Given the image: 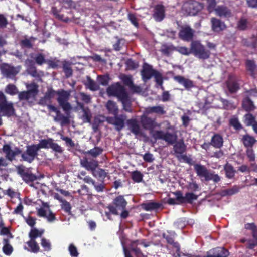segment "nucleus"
Instances as JSON below:
<instances>
[{
  "mask_svg": "<svg viewBox=\"0 0 257 257\" xmlns=\"http://www.w3.org/2000/svg\"><path fill=\"white\" fill-rule=\"evenodd\" d=\"M51 102V100L46 97L45 95L39 101L40 104L43 106L47 105L49 110L56 113V115L54 118V121L59 122L62 126L69 124L70 122L69 116L63 115L58 108L54 105L50 104Z\"/></svg>",
  "mask_w": 257,
  "mask_h": 257,
  "instance_id": "nucleus-1",
  "label": "nucleus"
},
{
  "mask_svg": "<svg viewBox=\"0 0 257 257\" xmlns=\"http://www.w3.org/2000/svg\"><path fill=\"white\" fill-rule=\"evenodd\" d=\"M191 54L200 59L206 60L210 57L211 52L200 41L193 40L190 43Z\"/></svg>",
  "mask_w": 257,
  "mask_h": 257,
  "instance_id": "nucleus-2",
  "label": "nucleus"
},
{
  "mask_svg": "<svg viewBox=\"0 0 257 257\" xmlns=\"http://www.w3.org/2000/svg\"><path fill=\"white\" fill-rule=\"evenodd\" d=\"M57 101L59 106L65 112L66 116L70 117V112L72 109L71 104L68 102L70 96V91L63 89H59L57 90Z\"/></svg>",
  "mask_w": 257,
  "mask_h": 257,
  "instance_id": "nucleus-3",
  "label": "nucleus"
},
{
  "mask_svg": "<svg viewBox=\"0 0 257 257\" xmlns=\"http://www.w3.org/2000/svg\"><path fill=\"white\" fill-rule=\"evenodd\" d=\"M194 169L197 176L200 178H204L206 181L212 180L214 183H218L220 181V177L218 174L210 172L204 165L195 164Z\"/></svg>",
  "mask_w": 257,
  "mask_h": 257,
  "instance_id": "nucleus-4",
  "label": "nucleus"
},
{
  "mask_svg": "<svg viewBox=\"0 0 257 257\" xmlns=\"http://www.w3.org/2000/svg\"><path fill=\"white\" fill-rule=\"evenodd\" d=\"M106 92L109 96H114L118 98V100L124 99L128 95L125 87L119 82L109 86L106 89Z\"/></svg>",
  "mask_w": 257,
  "mask_h": 257,
  "instance_id": "nucleus-5",
  "label": "nucleus"
},
{
  "mask_svg": "<svg viewBox=\"0 0 257 257\" xmlns=\"http://www.w3.org/2000/svg\"><path fill=\"white\" fill-rule=\"evenodd\" d=\"M15 112L13 104L7 101L6 97L0 91V113L3 116L11 117Z\"/></svg>",
  "mask_w": 257,
  "mask_h": 257,
  "instance_id": "nucleus-6",
  "label": "nucleus"
},
{
  "mask_svg": "<svg viewBox=\"0 0 257 257\" xmlns=\"http://www.w3.org/2000/svg\"><path fill=\"white\" fill-rule=\"evenodd\" d=\"M127 204V202L124 196L119 195L113 199L112 204L109 205L107 208L111 212V214L117 215H118V211L126 208Z\"/></svg>",
  "mask_w": 257,
  "mask_h": 257,
  "instance_id": "nucleus-7",
  "label": "nucleus"
},
{
  "mask_svg": "<svg viewBox=\"0 0 257 257\" xmlns=\"http://www.w3.org/2000/svg\"><path fill=\"white\" fill-rule=\"evenodd\" d=\"M38 148L37 144H32L26 146V150L21 153V157L24 161L31 163L38 155Z\"/></svg>",
  "mask_w": 257,
  "mask_h": 257,
  "instance_id": "nucleus-8",
  "label": "nucleus"
},
{
  "mask_svg": "<svg viewBox=\"0 0 257 257\" xmlns=\"http://www.w3.org/2000/svg\"><path fill=\"white\" fill-rule=\"evenodd\" d=\"M38 148L41 149H51L56 153L61 154L63 152V149L57 143L54 142L52 138H49L47 139H41L39 143L37 144Z\"/></svg>",
  "mask_w": 257,
  "mask_h": 257,
  "instance_id": "nucleus-9",
  "label": "nucleus"
},
{
  "mask_svg": "<svg viewBox=\"0 0 257 257\" xmlns=\"http://www.w3.org/2000/svg\"><path fill=\"white\" fill-rule=\"evenodd\" d=\"M183 8L188 15L194 16L202 10L203 4L194 0H189L184 4Z\"/></svg>",
  "mask_w": 257,
  "mask_h": 257,
  "instance_id": "nucleus-10",
  "label": "nucleus"
},
{
  "mask_svg": "<svg viewBox=\"0 0 257 257\" xmlns=\"http://www.w3.org/2000/svg\"><path fill=\"white\" fill-rule=\"evenodd\" d=\"M21 69V66L14 67L10 64L4 63L0 67L2 74L7 78L14 79Z\"/></svg>",
  "mask_w": 257,
  "mask_h": 257,
  "instance_id": "nucleus-11",
  "label": "nucleus"
},
{
  "mask_svg": "<svg viewBox=\"0 0 257 257\" xmlns=\"http://www.w3.org/2000/svg\"><path fill=\"white\" fill-rule=\"evenodd\" d=\"M173 194L176 197V200L178 201V204H192L193 201L197 200L198 196L193 192H186L185 196L181 191H177L173 192Z\"/></svg>",
  "mask_w": 257,
  "mask_h": 257,
  "instance_id": "nucleus-12",
  "label": "nucleus"
},
{
  "mask_svg": "<svg viewBox=\"0 0 257 257\" xmlns=\"http://www.w3.org/2000/svg\"><path fill=\"white\" fill-rule=\"evenodd\" d=\"M126 115L123 114L114 115V116H109L106 118V121L110 124L115 126L117 131L120 132L125 126Z\"/></svg>",
  "mask_w": 257,
  "mask_h": 257,
  "instance_id": "nucleus-13",
  "label": "nucleus"
},
{
  "mask_svg": "<svg viewBox=\"0 0 257 257\" xmlns=\"http://www.w3.org/2000/svg\"><path fill=\"white\" fill-rule=\"evenodd\" d=\"M195 30L189 25L181 27L178 33V37L182 40L186 42H192L194 36Z\"/></svg>",
  "mask_w": 257,
  "mask_h": 257,
  "instance_id": "nucleus-14",
  "label": "nucleus"
},
{
  "mask_svg": "<svg viewBox=\"0 0 257 257\" xmlns=\"http://www.w3.org/2000/svg\"><path fill=\"white\" fill-rule=\"evenodd\" d=\"M239 81L240 80L235 75H229L226 81V85L230 93H235L240 89Z\"/></svg>",
  "mask_w": 257,
  "mask_h": 257,
  "instance_id": "nucleus-15",
  "label": "nucleus"
},
{
  "mask_svg": "<svg viewBox=\"0 0 257 257\" xmlns=\"http://www.w3.org/2000/svg\"><path fill=\"white\" fill-rule=\"evenodd\" d=\"M153 136L155 139L163 140L168 144L171 145L174 144L177 140L176 135L169 132L165 133L163 131L161 130L155 131Z\"/></svg>",
  "mask_w": 257,
  "mask_h": 257,
  "instance_id": "nucleus-16",
  "label": "nucleus"
},
{
  "mask_svg": "<svg viewBox=\"0 0 257 257\" xmlns=\"http://www.w3.org/2000/svg\"><path fill=\"white\" fill-rule=\"evenodd\" d=\"M3 151L6 154V158L10 161H12L15 160V157L22 153V150L18 147H15L13 150L11 149V147L9 144H5L3 147Z\"/></svg>",
  "mask_w": 257,
  "mask_h": 257,
  "instance_id": "nucleus-17",
  "label": "nucleus"
},
{
  "mask_svg": "<svg viewBox=\"0 0 257 257\" xmlns=\"http://www.w3.org/2000/svg\"><path fill=\"white\" fill-rule=\"evenodd\" d=\"M230 253L223 247H217L209 250L204 257H228Z\"/></svg>",
  "mask_w": 257,
  "mask_h": 257,
  "instance_id": "nucleus-18",
  "label": "nucleus"
},
{
  "mask_svg": "<svg viewBox=\"0 0 257 257\" xmlns=\"http://www.w3.org/2000/svg\"><path fill=\"white\" fill-rule=\"evenodd\" d=\"M156 71V70L153 68L152 66L147 63H144L141 71L142 80L144 82H146L154 76Z\"/></svg>",
  "mask_w": 257,
  "mask_h": 257,
  "instance_id": "nucleus-19",
  "label": "nucleus"
},
{
  "mask_svg": "<svg viewBox=\"0 0 257 257\" xmlns=\"http://www.w3.org/2000/svg\"><path fill=\"white\" fill-rule=\"evenodd\" d=\"M176 235L175 232L172 231H168L167 233H163L162 234V237L166 239L167 243L175 248L176 252H179L180 250V245L178 242L174 241V238Z\"/></svg>",
  "mask_w": 257,
  "mask_h": 257,
  "instance_id": "nucleus-20",
  "label": "nucleus"
},
{
  "mask_svg": "<svg viewBox=\"0 0 257 257\" xmlns=\"http://www.w3.org/2000/svg\"><path fill=\"white\" fill-rule=\"evenodd\" d=\"M140 122L144 129L149 131H152L157 126V123L155 119H153L145 115H143L141 116Z\"/></svg>",
  "mask_w": 257,
  "mask_h": 257,
  "instance_id": "nucleus-21",
  "label": "nucleus"
},
{
  "mask_svg": "<svg viewBox=\"0 0 257 257\" xmlns=\"http://www.w3.org/2000/svg\"><path fill=\"white\" fill-rule=\"evenodd\" d=\"M173 79L178 83L182 85L187 90H190L195 86L194 83L192 80L186 78L183 76L176 75L173 77Z\"/></svg>",
  "mask_w": 257,
  "mask_h": 257,
  "instance_id": "nucleus-22",
  "label": "nucleus"
},
{
  "mask_svg": "<svg viewBox=\"0 0 257 257\" xmlns=\"http://www.w3.org/2000/svg\"><path fill=\"white\" fill-rule=\"evenodd\" d=\"M153 18L157 22L162 21L165 16V8L162 4H157L154 7Z\"/></svg>",
  "mask_w": 257,
  "mask_h": 257,
  "instance_id": "nucleus-23",
  "label": "nucleus"
},
{
  "mask_svg": "<svg viewBox=\"0 0 257 257\" xmlns=\"http://www.w3.org/2000/svg\"><path fill=\"white\" fill-rule=\"evenodd\" d=\"M128 129L135 135H139L141 134L140 126L136 119L131 118L126 121Z\"/></svg>",
  "mask_w": 257,
  "mask_h": 257,
  "instance_id": "nucleus-24",
  "label": "nucleus"
},
{
  "mask_svg": "<svg viewBox=\"0 0 257 257\" xmlns=\"http://www.w3.org/2000/svg\"><path fill=\"white\" fill-rule=\"evenodd\" d=\"M173 150L176 157L180 160V155L183 154L186 151V146L183 140L176 142L173 146Z\"/></svg>",
  "mask_w": 257,
  "mask_h": 257,
  "instance_id": "nucleus-25",
  "label": "nucleus"
},
{
  "mask_svg": "<svg viewBox=\"0 0 257 257\" xmlns=\"http://www.w3.org/2000/svg\"><path fill=\"white\" fill-rule=\"evenodd\" d=\"M246 70L249 72L250 76L253 79L256 78L257 74V65L253 60L247 59L245 61Z\"/></svg>",
  "mask_w": 257,
  "mask_h": 257,
  "instance_id": "nucleus-26",
  "label": "nucleus"
},
{
  "mask_svg": "<svg viewBox=\"0 0 257 257\" xmlns=\"http://www.w3.org/2000/svg\"><path fill=\"white\" fill-rule=\"evenodd\" d=\"M215 12L220 17L229 18L232 15L231 10L224 5L218 6Z\"/></svg>",
  "mask_w": 257,
  "mask_h": 257,
  "instance_id": "nucleus-27",
  "label": "nucleus"
},
{
  "mask_svg": "<svg viewBox=\"0 0 257 257\" xmlns=\"http://www.w3.org/2000/svg\"><path fill=\"white\" fill-rule=\"evenodd\" d=\"M211 24L212 31L216 32H219L226 27L224 22L215 17L211 19Z\"/></svg>",
  "mask_w": 257,
  "mask_h": 257,
  "instance_id": "nucleus-28",
  "label": "nucleus"
},
{
  "mask_svg": "<svg viewBox=\"0 0 257 257\" xmlns=\"http://www.w3.org/2000/svg\"><path fill=\"white\" fill-rule=\"evenodd\" d=\"M241 142L245 148H252L256 140L254 137L247 134L242 136Z\"/></svg>",
  "mask_w": 257,
  "mask_h": 257,
  "instance_id": "nucleus-29",
  "label": "nucleus"
},
{
  "mask_svg": "<svg viewBox=\"0 0 257 257\" xmlns=\"http://www.w3.org/2000/svg\"><path fill=\"white\" fill-rule=\"evenodd\" d=\"M123 84L128 86L133 92H139L140 91V87L134 84L131 76L124 75L122 78Z\"/></svg>",
  "mask_w": 257,
  "mask_h": 257,
  "instance_id": "nucleus-30",
  "label": "nucleus"
},
{
  "mask_svg": "<svg viewBox=\"0 0 257 257\" xmlns=\"http://www.w3.org/2000/svg\"><path fill=\"white\" fill-rule=\"evenodd\" d=\"M142 207L144 210L147 211H156L162 207V204L151 201L143 203Z\"/></svg>",
  "mask_w": 257,
  "mask_h": 257,
  "instance_id": "nucleus-31",
  "label": "nucleus"
},
{
  "mask_svg": "<svg viewBox=\"0 0 257 257\" xmlns=\"http://www.w3.org/2000/svg\"><path fill=\"white\" fill-rule=\"evenodd\" d=\"M210 144L211 146L215 148L220 149L223 145V139L219 134H214L212 137Z\"/></svg>",
  "mask_w": 257,
  "mask_h": 257,
  "instance_id": "nucleus-32",
  "label": "nucleus"
},
{
  "mask_svg": "<svg viewBox=\"0 0 257 257\" xmlns=\"http://www.w3.org/2000/svg\"><path fill=\"white\" fill-rule=\"evenodd\" d=\"M82 166L84 167L87 170L92 171V172L98 166L97 162L94 160L88 161L87 159H84L81 161Z\"/></svg>",
  "mask_w": 257,
  "mask_h": 257,
  "instance_id": "nucleus-33",
  "label": "nucleus"
},
{
  "mask_svg": "<svg viewBox=\"0 0 257 257\" xmlns=\"http://www.w3.org/2000/svg\"><path fill=\"white\" fill-rule=\"evenodd\" d=\"M147 114L155 113L159 115H164L166 113L164 107L161 105L156 106H150L145 109Z\"/></svg>",
  "mask_w": 257,
  "mask_h": 257,
  "instance_id": "nucleus-34",
  "label": "nucleus"
},
{
  "mask_svg": "<svg viewBox=\"0 0 257 257\" xmlns=\"http://www.w3.org/2000/svg\"><path fill=\"white\" fill-rule=\"evenodd\" d=\"M26 243L30 249L25 246L24 247L25 249L34 253H37L40 251L39 246L36 240L30 239Z\"/></svg>",
  "mask_w": 257,
  "mask_h": 257,
  "instance_id": "nucleus-35",
  "label": "nucleus"
},
{
  "mask_svg": "<svg viewBox=\"0 0 257 257\" xmlns=\"http://www.w3.org/2000/svg\"><path fill=\"white\" fill-rule=\"evenodd\" d=\"M34 90H28L19 93L18 98L20 100H28L30 98H34L36 96L32 94Z\"/></svg>",
  "mask_w": 257,
  "mask_h": 257,
  "instance_id": "nucleus-36",
  "label": "nucleus"
},
{
  "mask_svg": "<svg viewBox=\"0 0 257 257\" xmlns=\"http://www.w3.org/2000/svg\"><path fill=\"white\" fill-rule=\"evenodd\" d=\"M3 247L2 250L4 253L7 255H10L13 251V248L10 244V240L7 238H4L3 239Z\"/></svg>",
  "mask_w": 257,
  "mask_h": 257,
  "instance_id": "nucleus-37",
  "label": "nucleus"
},
{
  "mask_svg": "<svg viewBox=\"0 0 257 257\" xmlns=\"http://www.w3.org/2000/svg\"><path fill=\"white\" fill-rule=\"evenodd\" d=\"M244 45L252 49L257 48V35L253 34L249 39L243 40Z\"/></svg>",
  "mask_w": 257,
  "mask_h": 257,
  "instance_id": "nucleus-38",
  "label": "nucleus"
},
{
  "mask_svg": "<svg viewBox=\"0 0 257 257\" xmlns=\"http://www.w3.org/2000/svg\"><path fill=\"white\" fill-rule=\"evenodd\" d=\"M243 122L246 126H252L256 122L255 117L250 113L245 114L243 117Z\"/></svg>",
  "mask_w": 257,
  "mask_h": 257,
  "instance_id": "nucleus-39",
  "label": "nucleus"
},
{
  "mask_svg": "<svg viewBox=\"0 0 257 257\" xmlns=\"http://www.w3.org/2000/svg\"><path fill=\"white\" fill-rule=\"evenodd\" d=\"M106 107L109 113L116 115L118 113V109L115 102L111 100H108Z\"/></svg>",
  "mask_w": 257,
  "mask_h": 257,
  "instance_id": "nucleus-40",
  "label": "nucleus"
},
{
  "mask_svg": "<svg viewBox=\"0 0 257 257\" xmlns=\"http://www.w3.org/2000/svg\"><path fill=\"white\" fill-rule=\"evenodd\" d=\"M138 242L139 240L131 241L129 246L130 249L134 252L136 257H144V254L141 249L136 246V243Z\"/></svg>",
  "mask_w": 257,
  "mask_h": 257,
  "instance_id": "nucleus-41",
  "label": "nucleus"
},
{
  "mask_svg": "<svg viewBox=\"0 0 257 257\" xmlns=\"http://www.w3.org/2000/svg\"><path fill=\"white\" fill-rule=\"evenodd\" d=\"M108 172L105 170L98 168L93 171V175L94 177L98 178L99 180L103 181L104 179L108 176Z\"/></svg>",
  "mask_w": 257,
  "mask_h": 257,
  "instance_id": "nucleus-42",
  "label": "nucleus"
},
{
  "mask_svg": "<svg viewBox=\"0 0 257 257\" xmlns=\"http://www.w3.org/2000/svg\"><path fill=\"white\" fill-rule=\"evenodd\" d=\"M44 233L43 230H38L36 228H32L29 233V237L30 239L35 240L38 237H41Z\"/></svg>",
  "mask_w": 257,
  "mask_h": 257,
  "instance_id": "nucleus-43",
  "label": "nucleus"
},
{
  "mask_svg": "<svg viewBox=\"0 0 257 257\" xmlns=\"http://www.w3.org/2000/svg\"><path fill=\"white\" fill-rule=\"evenodd\" d=\"M242 107L245 111L247 112L253 111L255 109V106L253 104V102L248 97L246 98L243 101Z\"/></svg>",
  "mask_w": 257,
  "mask_h": 257,
  "instance_id": "nucleus-44",
  "label": "nucleus"
},
{
  "mask_svg": "<svg viewBox=\"0 0 257 257\" xmlns=\"http://www.w3.org/2000/svg\"><path fill=\"white\" fill-rule=\"evenodd\" d=\"M224 170L227 178L232 179L234 177L235 171L231 164L227 163L224 167Z\"/></svg>",
  "mask_w": 257,
  "mask_h": 257,
  "instance_id": "nucleus-45",
  "label": "nucleus"
},
{
  "mask_svg": "<svg viewBox=\"0 0 257 257\" xmlns=\"http://www.w3.org/2000/svg\"><path fill=\"white\" fill-rule=\"evenodd\" d=\"M229 124L233 127L236 131H239L243 128V127L237 117L233 116L229 120Z\"/></svg>",
  "mask_w": 257,
  "mask_h": 257,
  "instance_id": "nucleus-46",
  "label": "nucleus"
},
{
  "mask_svg": "<svg viewBox=\"0 0 257 257\" xmlns=\"http://www.w3.org/2000/svg\"><path fill=\"white\" fill-rule=\"evenodd\" d=\"M86 78L87 82L85 84V85L87 88H88L90 90L93 91L99 89V85H97L96 83L93 79H92L90 76H87Z\"/></svg>",
  "mask_w": 257,
  "mask_h": 257,
  "instance_id": "nucleus-47",
  "label": "nucleus"
},
{
  "mask_svg": "<svg viewBox=\"0 0 257 257\" xmlns=\"http://www.w3.org/2000/svg\"><path fill=\"white\" fill-rule=\"evenodd\" d=\"M122 104L123 109L128 112H132V109L131 108V103L130 100L129 96H126V98L123 100L121 99L119 100Z\"/></svg>",
  "mask_w": 257,
  "mask_h": 257,
  "instance_id": "nucleus-48",
  "label": "nucleus"
},
{
  "mask_svg": "<svg viewBox=\"0 0 257 257\" xmlns=\"http://www.w3.org/2000/svg\"><path fill=\"white\" fill-rule=\"evenodd\" d=\"M5 92L11 95H15L18 93L17 87L13 84H9L5 88Z\"/></svg>",
  "mask_w": 257,
  "mask_h": 257,
  "instance_id": "nucleus-49",
  "label": "nucleus"
},
{
  "mask_svg": "<svg viewBox=\"0 0 257 257\" xmlns=\"http://www.w3.org/2000/svg\"><path fill=\"white\" fill-rule=\"evenodd\" d=\"M63 70L66 78H69L72 75L73 70L68 62L65 61L63 63Z\"/></svg>",
  "mask_w": 257,
  "mask_h": 257,
  "instance_id": "nucleus-50",
  "label": "nucleus"
},
{
  "mask_svg": "<svg viewBox=\"0 0 257 257\" xmlns=\"http://www.w3.org/2000/svg\"><path fill=\"white\" fill-rule=\"evenodd\" d=\"M83 114L82 116V119L85 123H90L91 122L92 115L90 110L88 108H83Z\"/></svg>",
  "mask_w": 257,
  "mask_h": 257,
  "instance_id": "nucleus-51",
  "label": "nucleus"
},
{
  "mask_svg": "<svg viewBox=\"0 0 257 257\" xmlns=\"http://www.w3.org/2000/svg\"><path fill=\"white\" fill-rule=\"evenodd\" d=\"M31 39L34 40L35 39L33 37H31L30 39L25 38L21 40L20 42V45L22 48L31 49L33 47V44L31 42Z\"/></svg>",
  "mask_w": 257,
  "mask_h": 257,
  "instance_id": "nucleus-52",
  "label": "nucleus"
},
{
  "mask_svg": "<svg viewBox=\"0 0 257 257\" xmlns=\"http://www.w3.org/2000/svg\"><path fill=\"white\" fill-rule=\"evenodd\" d=\"M143 177V174L139 171H134L131 173V178L135 182L140 183L142 182Z\"/></svg>",
  "mask_w": 257,
  "mask_h": 257,
  "instance_id": "nucleus-53",
  "label": "nucleus"
},
{
  "mask_svg": "<svg viewBox=\"0 0 257 257\" xmlns=\"http://www.w3.org/2000/svg\"><path fill=\"white\" fill-rule=\"evenodd\" d=\"M206 8L209 13H211L216 11V0H206Z\"/></svg>",
  "mask_w": 257,
  "mask_h": 257,
  "instance_id": "nucleus-54",
  "label": "nucleus"
},
{
  "mask_svg": "<svg viewBox=\"0 0 257 257\" xmlns=\"http://www.w3.org/2000/svg\"><path fill=\"white\" fill-rule=\"evenodd\" d=\"M252 239H249L246 243V247L249 249H253L257 246V234L255 236H252Z\"/></svg>",
  "mask_w": 257,
  "mask_h": 257,
  "instance_id": "nucleus-55",
  "label": "nucleus"
},
{
  "mask_svg": "<svg viewBox=\"0 0 257 257\" xmlns=\"http://www.w3.org/2000/svg\"><path fill=\"white\" fill-rule=\"evenodd\" d=\"M103 151V149L101 147H95L94 148L88 151V154L92 157L96 158L102 154Z\"/></svg>",
  "mask_w": 257,
  "mask_h": 257,
  "instance_id": "nucleus-56",
  "label": "nucleus"
},
{
  "mask_svg": "<svg viewBox=\"0 0 257 257\" xmlns=\"http://www.w3.org/2000/svg\"><path fill=\"white\" fill-rule=\"evenodd\" d=\"M153 77H154L156 83L161 86L162 90H164V87L163 86V80L162 74L157 70Z\"/></svg>",
  "mask_w": 257,
  "mask_h": 257,
  "instance_id": "nucleus-57",
  "label": "nucleus"
},
{
  "mask_svg": "<svg viewBox=\"0 0 257 257\" xmlns=\"http://www.w3.org/2000/svg\"><path fill=\"white\" fill-rule=\"evenodd\" d=\"M22 178L26 183L32 182L37 179V177L35 175L27 172Z\"/></svg>",
  "mask_w": 257,
  "mask_h": 257,
  "instance_id": "nucleus-58",
  "label": "nucleus"
},
{
  "mask_svg": "<svg viewBox=\"0 0 257 257\" xmlns=\"http://www.w3.org/2000/svg\"><path fill=\"white\" fill-rule=\"evenodd\" d=\"M41 245L45 251H50L51 250V243L45 238L41 239Z\"/></svg>",
  "mask_w": 257,
  "mask_h": 257,
  "instance_id": "nucleus-59",
  "label": "nucleus"
},
{
  "mask_svg": "<svg viewBox=\"0 0 257 257\" xmlns=\"http://www.w3.org/2000/svg\"><path fill=\"white\" fill-rule=\"evenodd\" d=\"M175 51L184 55H189L191 54L190 48L189 49L187 47L185 46L175 47Z\"/></svg>",
  "mask_w": 257,
  "mask_h": 257,
  "instance_id": "nucleus-60",
  "label": "nucleus"
},
{
  "mask_svg": "<svg viewBox=\"0 0 257 257\" xmlns=\"http://www.w3.org/2000/svg\"><path fill=\"white\" fill-rule=\"evenodd\" d=\"M36 63L39 65H42L45 63H47V60H45V56L42 53H39L35 57Z\"/></svg>",
  "mask_w": 257,
  "mask_h": 257,
  "instance_id": "nucleus-61",
  "label": "nucleus"
},
{
  "mask_svg": "<svg viewBox=\"0 0 257 257\" xmlns=\"http://www.w3.org/2000/svg\"><path fill=\"white\" fill-rule=\"evenodd\" d=\"M247 27V21L246 19L241 18L237 23V28L240 30H245Z\"/></svg>",
  "mask_w": 257,
  "mask_h": 257,
  "instance_id": "nucleus-62",
  "label": "nucleus"
},
{
  "mask_svg": "<svg viewBox=\"0 0 257 257\" xmlns=\"http://www.w3.org/2000/svg\"><path fill=\"white\" fill-rule=\"evenodd\" d=\"M97 78L99 83L101 85L103 86H106L108 85L109 80V78L108 75H98Z\"/></svg>",
  "mask_w": 257,
  "mask_h": 257,
  "instance_id": "nucleus-63",
  "label": "nucleus"
},
{
  "mask_svg": "<svg viewBox=\"0 0 257 257\" xmlns=\"http://www.w3.org/2000/svg\"><path fill=\"white\" fill-rule=\"evenodd\" d=\"M245 228L251 231V235L255 236L257 234V227L253 223H247L245 225Z\"/></svg>",
  "mask_w": 257,
  "mask_h": 257,
  "instance_id": "nucleus-64",
  "label": "nucleus"
}]
</instances>
